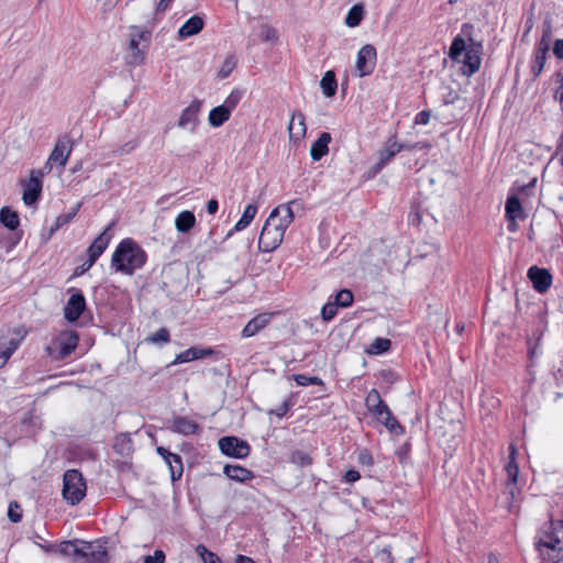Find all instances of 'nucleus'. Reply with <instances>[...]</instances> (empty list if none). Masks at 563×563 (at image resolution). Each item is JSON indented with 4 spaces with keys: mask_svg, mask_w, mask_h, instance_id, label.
<instances>
[{
    "mask_svg": "<svg viewBox=\"0 0 563 563\" xmlns=\"http://www.w3.org/2000/svg\"><path fill=\"white\" fill-rule=\"evenodd\" d=\"M358 462L365 465H373L374 460L367 451H362L358 454Z\"/></svg>",
    "mask_w": 563,
    "mask_h": 563,
    "instance_id": "58",
    "label": "nucleus"
},
{
    "mask_svg": "<svg viewBox=\"0 0 563 563\" xmlns=\"http://www.w3.org/2000/svg\"><path fill=\"white\" fill-rule=\"evenodd\" d=\"M78 208H79V206L77 208H75L71 212L58 216L56 218L54 225L51 228V233H54L55 231L60 229L63 225L69 223L77 214Z\"/></svg>",
    "mask_w": 563,
    "mask_h": 563,
    "instance_id": "43",
    "label": "nucleus"
},
{
    "mask_svg": "<svg viewBox=\"0 0 563 563\" xmlns=\"http://www.w3.org/2000/svg\"><path fill=\"white\" fill-rule=\"evenodd\" d=\"M360 478V473L355 470H349L345 475H344V479L345 482L347 483H354L356 482L357 479Z\"/></svg>",
    "mask_w": 563,
    "mask_h": 563,
    "instance_id": "60",
    "label": "nucleus"
},
{
    "mask_svg": "<svg viewBox=\"0 0 563 563\" xmlns=\"http://www.w3.org/2000/svg\"><path fill=\"white\" fill-rule=\"evenodd\" d=\"M0 222L9 230L15 231L20 225V217L16 211L9 207H2L0 209Z\"/></svg>",
    "mask_w": 563,
    "mask_h": 563,
    "instance_id": "31",
    "label": "nucleus"
},
{
    "mask_svg": "<svg viewBox=\"0 0 563 563\" xmlns=\"http://www.w3.org/2000/svg\"><path fill=\"white\" fill-rule=\"evenodd\" d=\"M218 445L224 455L235 459H244L251 452L249 443L236 437H223L219 440Z\"/></svg>",
    "mask_w": 563,
    "mask_h": 563,
    "instance_id": "7",
    "label": "nucleus"
},
{
    "mask_svg": "<svg viewBox=\"0 0 563 563\" xmlns=\"http://www.w3.org/2000/svg\"><path fill=\"white\" fill-rule=\"evenodd\" d=\"M130 439L126 435H119L115 438L114 449L123 454L125 450L130 449Z\"/></svg>",
    "mask_w": 563,
    "mask_h": 563,
    "instance_id": "52",
    "label": "nucleus"
},
{
    "mask_svg": "<svg viewBox=\"0 0 563 563\" xmlns=\"http://www.w3.org/2000/svg\"><path fill=\"white\" fill-rule=\"evenodd\" d=\"M82 542L81 540H66L57 544V552L63 556L73 558L76 561H79V556H81L82 551Z\"/></svg>",
    "mask_w": 563,
    "mask_h": 563,
    "instance_id": "24",
    "label": "nucleus"
},
{
    "mask_svg": "<svg viewBox=\"0 0 563 563\" xmlns=\"http://www.w3.org/2000/svg\"><path fill=\"white\" fill-rule=\"evenodd\" d=\"M288 411V405L287 402H283L276 410L271 411V413L276 415L277 417L282 418L286 415Z\"/></svg>",
    "mask_w": 563,
    "mask_h": 563,
    "instance_id": "61",
    "label": "nucleus"
},
{
    "mask_svg": "<svg viewBox=\"0 0 563 563\" xmlns=\"http://www.w3.org/2000/svg\"><path fill=\"white\" fill-rule=\"evenodd\" d=\"M48 175L44 173V169H32L30 170V175L27 179L21 180V185L23 187V196L22 200L26 206L34 205L42 192L43 187V178Z\"/></svg>",
    "mask_w": 563,
    "mask_h": 563,
    "instance_id": "6",
    "label": "nucleus"
},
{
    "mask_svg": "<svg viewBox=\"0 0 563 563\" xmlns=\"http://www.w3.org/2000/svg\"><path fill=\"white\" fill-rule=\"evenodd\" d=\"M165 553L162 550H155L153 555H147L144 559V563H164Z\"/></svg>",
    "mask_w": 563,
    "mask_h": 563,
    "instance_id": "55",
    "label": "nucleus"
},
{
    "mask_svg": "<svg viewBox=\"0 0 563 563\" xmlns=\"http://www.w3.org/2000/svg\"><path fill=\"white\" fill-rule=\"evenodd\" d=\"M166 463L169 466L172 479H179L183 475V461L180 455L173 453L170 460Z\"/></svg>",
    "mask_w": 563,
    "mask_h": 563,
    "instance_id": "36",
    "label": "nucleus"
},
{
    "mask_svg": "<svg viewBox=\"0 0 563 563\" xmlns=\"http://www.w3.org/2000/svg\"><path fill=\"white\" fill-rule=\"evenodd\" d=\"M234 563H255V561L253 559L249 558V556L239 554L235 558V562Z\"/></svg>",
    "mask_w": 563,
    "mask_h": 563,
    "instance_id": "64",
    "label": "nucleus"
},
{
    "mask_svg": "<svg viewBox=\"0 0 563 563\" xmlns=\"http://www.w3.org/2000/svg\"><path fill=\"white\" fill-rule=\"evenodd\" d=\"M172 430L183 435L196 434L200 431L197 422L186 417H175L172 423Z\"/></svg>",
    "mask_w": 563,
    "mask_h": 563,
    "instance_id": "22",
    "label": "nucleus"
},
{
    "mask_svg": "<svg viewBox=\"0 0 563 563\" xmlns=\"http://www.w3.org/2000/svg\"><path fill=\"white\" fill-rule=\"evenodd\" d=\"M231 117V111L223 104L218 106L209 112V124L213 128H219L224 124Z\"/></svg>",
    "mask_w": 563,
    "mask_h": 563,
    "instance_id": "29",
    "label": "nucleus"
},
{
    "mask_svg": "<svg viewBox=\"0 0 563 563\" xmlns=\"http://www.w3.org/2000/svg\"><path fill=\"white\" fill-rule=\"evenodd\" d=\"M506 217L508 220H517L523 217L521 202L517 196L508 197L506 201Z\"/></svg>",
    "mask_w": 563,
    "mask_h": 563,
    "instance_id": "33",
    "label": "nucleus"
},
{
    "mask_svg": "<svg viewBox=\"0 0 563 563\" xmlns=\"http://www.w3.org/2000/svg\"><path fill=\"white\" fill-rule=\"evenodd\" d=\"M210 354H212V350H210V349L190 347V349L179 353L176 356L174 364L203 358Z\"/></svg>",
    "mask_w": 563,
    "mask_h": 563,
    "instance_id": "28",
    "label": "nucleus"
},
{
    "mask_svg": "<svg viewBox=\"0 0 563 563\" xmlns=\"http://www.w3.org/2000/svg\"><path fill=\"white\" fill-rule=\"evenodd\" d=\"M294 379L299 386H308L310 384H318L321 382L318 377H309L303 374L294 375Z\"/></svg>",
    "mask_w": 563,
    "mask_h": 563,
    "instance_id": "53",
    "label": "nucleus"
},
{
    "mask_svg": "<svg viewBox=\"0 0 563 563\" xmlns=\"http://www.w3.org/2000/svg\"><path fill=\"white\" fill-rule=\"evenodd\" d=\"M257 213V206L250 203L245 207L241 219L235 223L234 231H242L253 221Z\"/></svg>",
    "mask_w": 563,
    "mask_h": 563,
    "instance_id": "34",
    "label": "nucleus"
},
{
    "mask_svg": "<svg viewBox=\"0 0 563 563\" xmlns=\"http://www.w3.org/2000/svg\"><path fill=\"white\" fill-rule=\"evenodd\" d=\"M332 141V136L328 132H322L320 136L312 143L310 147V156L312 161L318 162L329 152V144Z\"/></svg>",
    "mask_w": 563,
    "mask_h": 563,
    "instance_id": "21",
    "label": "nucleus"
},
{
    "mask_svg": "<svg viewBox=\"0 0 563 563\" xmlns=\"http://www.w3.org/2000/svg\"><path fill=\"white\" fill-rule=\"evenodd\" d=\"M74 142L69 136L63 135L58 137L46 163L42 167V169H44V173L49 174L54 165H58L59 167L64 168L71 154Z\"/></svg>",
    "mask_w": 563,
    "mask_h": 563,
    "instance_id": "5",
    "label": "nucleus"
},
{
    "mask_svg": "<svg viewBox=\"0 0 563 563\" xmlns=\"http://www.w3.org/2000/svg\"><path fill=\"white\" fill-rule=\"evenodd\" d=\"M307 126L306 119L301 111L296 110L291 114L290 122L288 124V133L290 141L298 142L306 135Z\"/></svg>",
    "mask_w": 563,
    "mask_h": 563,
    "instance_id": "16",
    "label": "nucleus"
},
{
    "mask_svg": "<svg viewBox=\"0 0 563 563\" xmlns=\"http://www.w3.org/2000/svg\"><path fill=\"white\" fill-rule=\"evenodd\" d=\"M390 340L384 338H376L369 345L367 352L369 354H380L390 349Z\"/></svg>",
    "mask_w": 563,
    "mask_h": 563,
    "instance_id": "37",
    "label": "nucleus"
},
{
    "mask_svg": "<svg viewBox=\"0 0 563 563\" xmlns=\"http://www.w3.org/2000/svg\"><path fill=\"white\" fill-rule=\"evenodd\" d=\"M338 311V306L335 302H328L325 303L321 309V317L323 321H330L332 320Z\"/></svg>",
    "mask_w": 563,
    "mask_h": 563,
    "instance_id": "49",
    "label": "nucleus"
},
{
    "mask_svg": "<svg viewBox=\"0 0 563 563\" xmlns=\"http://www.w3.org/2000/svg\"><path fill=\"white\" fill-rule=\"evenodd\" d=\"M156 452L164 459L165 462L170 460V456L173 454L172 452H169L167 449H165L163 446H157Z\"/></svg>",
    "mask_w": 563,
    "mask_h": 563,
    "instance_id": "63",
    "label": "nucleus"
},
{
    "mask_svg": "<svg viewBox=\"0 0 563 563\" xmlns=\"http://www.w3.org/2000/svg\"><path fill=\"white\" fill-rule=\"evenodd\" d=\"M197 223L194 212L181 211L175 219V228L179 233H188Z\"/></svg>",
    "mask_w": 563,
    "mask_h": 563,
    "instance_id": "27",
    "label": "nucleus"
},
{
    "mask_svg": "<svg viewBox=\"0 0 563 563\" xmlns=\"http://www.w3.org/2000/svg\"><path fill=\"white\" fill-rule=\"evenodd\" d=\"M112 227V224H110L102 233H100L96 239L95 241L92 242V244L88 247V257H89V264H95L96 261L98 260V257L104 252V250L107 249L108 244H109V241H110V236L107 235V231Z\"/></svg>",
    "mask_w": 563,
    "mask_h": 563,
    "instance_id": "19",
    "label": "nucleus"
},
{
    "mask_svg": "<svg viewBox=\"0 0 563 563\" xmlns=\"http://www.w3.org/2000/svg\"><path fill=\"white\" fill-rule=\"evenodd\" d=\"M63 497L70 505L79 504L86 496V482L77 470H68L64 474Z\"/></svg>",
    "mask_w": 563,
    "mask_h": 563,
    "instance_id": "4",
    "label": "nucleus"
},
{
    "mask_svg": "<svg viewBox=\"0 0 563 563\" xmlns=\"http://www.w3.org/2000/svg\"><path fill=\"white\" fill-rule=\"evenodd\" d=\"M78 334L65 330L55 335L45 347L46 354L54 361H62L69 356L78 345Z\"/></svg>",
    "mask_w": 563,
    "mask_h": 563,
    "instance_id": "3",
    "label": "nucleus"
},
{
    "mask_svg": "<svg viewBox=\"0 0 563 563\" xmlns=\"http://www.w3.org/2000/svg\"><path fill=\"white\" fill-rule=\"evenodd\" d=\"M8 517L12 522H19L22 519V509L16 501L10 503Z\"/></svg>",
    "mask_w": 563,
    "mask_h": 563,
    "instance_id": "50",
    "label": "nucleus"
},
{
    "mask_svg": "<svg viewBox=\"0 0 563 563\" xmlns=\"http://www.w3.org/2000/svg\"><path fill=\"white\" fill-rule=\"evenodd\" d=\"M218 208H219V205H218V201L216 199H211V200L208 201V203H207V211L210 214H214L218 211Z\"/></svg>",
    "mask_w": 563,
    "mask_h": 563,
    "instance_id": "62",
    "label": "nucleus"
},
{
    "mask_svg": "<svg viewBox=\"0 0 563 563\" xmlns=\"http://www.w3.org/2000/svg\"><path fill=\"white\" fill-rule=\"evenodd\" d=\"M19 341L15 339L8 340L4 336H0V368H2L8 360L11 357L13 352L18 349Z\"/></svg>",
    "mask_w": 563,
    "mask_h": 563,
    "instance_id": "30",
    "label": "nucleus"
},
{
    "mask_svg": "<svg viewBox=\"0 0 563 563\" xmlns=\"http://www.w3.org/2000/svg\"><path fill=\"white\" fill-rule=\"evenodd\" d=\"M146 253L132 239H125L120 242L112 254L111 265L117 272L125 275H133L136 269L144 266Z\"/></svg>",
    "mask_w": 563,
    "mask_h": 563,
    "instance_id": "2",
    "label": "nucleus"
},
{
    "mask_svg": "<svg viewBox=\"0 0 563 563\" xmlns=\"http://www.w3.org/2000/svg\"><path fill=\"white\" fill-rule=\"evenodd\" d=\"M243 97V90L241 89H234L231 91V93L224 100L223 106L228 108L231 112L235 107L239 104Z\"/></svg>",
    "mask_w": 563,
    "mask_h": 563,
    "instance_id": "45",
    "label": "nucleus"
},
{
    "mask_svg": "<svg viewBox=\"0 0 563 563\" xmlns=\"http://www.w3.org/2000/svg\"><path fill=\"white\" fill-rule=\"evenodd\" d=\"M536 541H544V543H556L563 542V521H549L539 531L536 537Z\"/></svg>",
    "mask_w": 563,
    "mask_h": 563,
    "instance_id": "10",
    "label": "nucleus"
},
{
    "mask_svg": "<svg viewBox=\"0 0 563 563\" xmlns=\"http://www.w3.org/2000/svg\"><path fill=\"white\" fill-rule=\"evenodd\" d=\"M295 203L296 200H292L287 205L276 207L271 212L260 233L258 249L262 252H272L280 245L286 229L294 221L291 205Z\"/></svg>",
    "mask_w": 563,
    "mask_h": 563,
    "instance_id": "1",
    "label": "nucleus"
},
{
    "mask_svg": "<svg viewBox=\"0 0 563 563\" xmlns=\"http://www.w3.org/2000/svg\"><path fill=\"white\" fill-rule=\"evenodd\" d=\"M431 118V112L429 110H423L419 112L415 119L416 124H428Z\"/></svg>",
    "mask_w": 563,
    "mask_h": 563,
    "instance_id": "56",
    "label": "nucleus"
},
{
    "mask_svg": "<svg viewBox=\"0 0 563 563\" xmlns=\"http://www.w3.org/2000/svg\"><path fill=\"white\" fill-rule=\"evenodd\" d=\"M376 58L377 53L376 48L373 45L366 44L363 47H361V49L357 53L355 64V69L360 77L368 76L374 71Z\"/></svg>",
    "mask_w": 563,
    "mask_h": 563,
    "instance_id": "8",
    "label": "nucleus"
},
{
    "mask_svg": "<svg viewBox=\"0 0 563 563\" xmlns=\"http://www.w3.org/2000/svg\"><path fill=\"white\" fill-rule=\"evenodd\" d=\"M205 22L199 15H194L188 19L183 26L178 30L180 38H187L198 34L203 29Z\"/></svg>",
    "mask_w": 563,
    "mask_h": 563,
    "instance_id": "25",
    "label": "nucleus"
},
{
    "mask_svg": "<svg viewBox=\"0 0 563 563\" xmlns=\"http://www.w3.org/2000/svg\"><path fill=\"white\" fill-rule=\"evenodd\" d=\"M553 54L559 58L563 59V40H556L553 46Z\"/></svg>",
    "mask_w": 563,
    "mask_h": 563,
    "instance_id": "59",
    "label": "nucleus"
},
{
    "mask_svg": "<svg viewBox=\"0 0 563 563\" xmlns=\"http://www.w3.org/2000/svg\"><path fill=\"white\" fill-rule=\"evenodd\" d=\"M363 16H364L363 5L355 4L349 10L347 15L345 18V24L349 27H355V26L360 25L361 21L363 20Z\"/></svg>",
    "mask_w": 563,
    "mask_h": 563,
    "instance_id": "35",
    "label": "nucleus"
},
{
    "mask_svg": "<svg viewBox=\"0 0 563 563\" xmlns=\"http://www.w3.org/2000/svg\"><path fill=\"white\" fill-rule=\"evenodd\" d=\"M320 87L322 89V92L325 97H333L336 92L338 82L335 78V74L333 70H328L323 75Z\"/></svg>",
    "mask_w": 563,
    "mask_h": 563,
    "instance_id": "32",
    "label": "nucleus"
},
{
    "mask_svg": "<svg viewBox=\"0 0 563 563\" xmlns=\"http://www.w3.org/2000/svg\"><path fill=\"white\" fill-rule=\"evenodd\" d=\"M365 405H366L367 410L375 408V407H379V405H380V408H385V402L380 398V395L376 389H371L368 391V394L365 398Z\"/></svg>",
    "mask_w": 563,
    "mask_h": 563,
    "instance_id": "40",
    "label": "nucleus"
},
{
    "mask_svg": "<svg viewBox=\"0 0 563 563\" xmlns=\"http://www.w3.org/2000/svg\"><path fill=\"white\" fill-rule=\"evenodd\" d=\"M146 40V32L133 27L130 34L128 60L132 65H140L144 60V49L140 48V42Z\"/></svg>",
    "mask_w": 563,
    "mask_h": 563,
    "instance_id": "13",
    "label": "nucleus"
},
{
    "mask_svg": "<svg viewBox=\"0 0 563 563\" xmlns=\"http://www.w3.org/2000/svg\"><path fill=\"white\" fill-rule=\"evenodd\" d=\"M464 51H465L464 38L461 36H456L450 46L449 56L451 59L457 60Z\"/></svg>",
    "mask_w": 563,
    "mask_h": 563,
    "instance_id": "38",
    "label": "nucleus"
},
{
    "mask_svg": "<svg viewBox=\"0 0 563 563\" xmlns=\"http://www.w3.org/2000/svg\"><path fill=\"white\" fill-rule=\"evenodd\" d=\"M85 308L86 299L84 295L81 291H76L69 297L64 308V316L69 322L77 321Z\"/></svg>",
    "mask_w": 563,
    "mask_h": 563,
    "instance_id": "14",
    "label": "nucleus"
},
{
    "mask_svg": "<svg viewBox=\"0 0 563 563\" xmlns=\"http://www.w3.org/2000/svg\"><path fill=\"white\" fill-rule=\"evenodd\" d=\"M235 66H236V59L233 56H228L223 60L219 71H218V76L220 78H227L233 71Z\"/></svg>",
    "mask_w": 563,
    "mask_h": 563,
    "instance_id": "44",
    "label": "nucleus"
},
{
    "mask_svg": "<svg viewBox=\"0 0 563 563\" xmlns=\"http://www.w3.org/2000/svg\"><path fill=\"white\" fill-rule=\"evenodd\" d=\"M527 276L532 283L534 290L540 294L547 292L552 285V275L547 268L531 266L528 269Z\"/></svg>",
    "mask_w": 563,
    "mask_h": 563,
    "instance_id": "12",
    "label": "nucleus"
},
{
    "mask_svg": "<svg viewBox=\"0 0 563 563\" xmlns=\"http://www.w3.org/2000/svg\"><path fill=\"white\" fill-rule=\"evenodd\" d=\"M547 59V54L536 52L534 60L531 67V71L534 78H537L543 70Z\"/></svg>",
    "mask_w": 563,
    "mask_h": 563,
    "instance_id": "46",
    "label": "nucleus"
},
{
    "mask_svg": "<svg viewBox=\"0 0 563 563\" xmlns=\"http://www.w3.org/2000/svg\"><path fill=\"white\" fill-rule=\"evenodd\" d=\"M223 473L232 481L245 483L254 478L252 471L244 468L240 465H225Z\"/></svg>",
    "mask_w": 563,
    "mask_h": 563,
    "instance_id": "26",
    "label": "nucleus"
},
{
    "mask_svg": "<svg viewBox=\"0 0 563 563\" xmlns=\"http://www.w3.org/2000/svg\"><path fill=\"white\" fill-rule=\"evenodd\" d=\"M338 307L346 308L350 307L353 302V294L349 289H342L335 295V300Z\"/></svg>",
    "mask_w": 563,
    "mask_h": 563,
    "instance_id": "42",
    "label": "nucleus"
},
{
    "mask_svg": "<svg viewBox=\"0 0 563 563\" xmlns=\"http://www.w3.org/2000/svg\"><path fill=\"white\" fill-rule=\"evenodd\" d=\"M137 144L136 142H133V141H130L125 144H123L119 150H118V154L119 155H126V154H130L131 152H133L135 148H136Z\"/></svg>",
    "mask_w": 563,
    "mask_h": 563,
    "instance_id": "57",
    "label": "nucleus"
},
{
    "mask_svg": "<svg viewBox=\"0 0 563 563\" xmlns=\"http://www.w3.org/2000/svg\"><path fill=\"white\" fill-rule=\"evenodd\" d=\"M169 331L166 328H161L158 331L148 336L147 341L154 344H161L169 342Z\"/></svg>",
    "mask_w": 563,
    "mask_h": 563,
    "instance_id": "48",
    "label": "nucleus"
},
{
    "mask_svg": "<svg viewBox=\"0 0 563 563\" xmlns=\"http://www.w3.org/2000/svg\"><path fill=\"white\" fill-rule=\"evenodd\" d=\"M549 37H550V32L549 31H545L543 32V35L541 37V40L539 41L538 43V47H537V51L538 53H542V54H547L548 51H549Z\"/></svg>",
    "mask_w": 563,
    "mask_h": 563,
    "instance_id": "54",
    "label": "nucleus"
},
{
    "mask_svg": "<svg viewBox=\"0 0 563 563\" xmlns=\"http://www.w3.org/2000/svg\"><path fill=\"white\" fill-rule=\"evenodd\" d=\"M516 454H517V449L514 444H510L509 446V461L506 465V472H507V488L509 489V494L511 495V497H514V488L517 484V478H518V474H519V467H518V464L516 463Z\"/></svg>",
    "mask_w": 563,
    "mask_h": 563,
    "instance_id": "18",
    "label": "nucleus"
},
{
    "mask_svg": "<svg viewBox=\"0 0 563 563\" xmlns=\"http://www.w3.org/2000/svg\"><path fill=\"white\" fill-rule=\"evenodd\" d=\"M261 37L265 42H271V41H276L278 38V34L274 27H272L267 24H263L261 26Z\"/></svg>",
    "mask_w": 563,
    "mask_h": 563,
    "instance_id": "51",
    "label": "nucleus"
},
{
    "mask_svg": "<svg viewBox=\"0 0 563 563\" xmlns=\"http://www.w3.org/2000/svg\"><path fill=\"white\" fill-rule=\"evenodd\" d=\"M273 313H260L255 316L242 330L243 338H251L263 330L271 321Z\"/></svg>",
    "mask_w": 563,
    "mask_h": 563,
    "instance_id": "20",
    "label": "nucleus"
},
{
    "mask_svg": "<svg viewBox=\"0 0 563 563\" xmlns=\"http://www.w3.org/2000/svg\"><path fill=\"white\" fill-rule=\"evenodd\" d=\"M81 563H107L109 555L106 547L100 542H82Z\"/></svg>",
    "mask_w": 563,
    "mask_h": 563,
    "instance_id": "9",
    "label": "nucleus"
},
{
    "mask_svg": "<svg viewBox=\"0 0 563 563\" xmlns=\"http://www.w3.org/2000/svg\"><path fill=\"white\" fill-rule=\"evenodd\" d=\"M536 549L542 563H558L563 559V542L556 544L536 541Z\"/></svg>",
    "mask_w": 563,
    "mask_h": 563,
    "instance_id": "11",
    "label": "nucleus"
},
{
    "mask_svg": "<svg viewBox=\"0 0 563 563\" xmlns=\"http://www.w3.org/2000/svg\"><path fill=\"white\" fill-rule=\"evenodd\" d=\"M290 461L300 467L312 464V457L308 453L299 450L291 453Z\"/></svg>",
    "mask_w": 563,
    "mask_h": 563,
    "instance_id": "41",
    "label": "nucleus"
},
{
    "mask_svg": "<svg viewBox=\"0 0 563 563\" xmlns=\"http://www.w3.org/2000/svg\"><path fill=\"white\" fill-rule=\"evenodd\" d=\"M415 146H408L405 144H398L396 141H393L391 139L388 140L385 147L379 152V158L378 162L375 165V172H379L386 164L400 151L402 150H411L415 148Z\"/></svg>",
    "mask_w": 563,
    "mask_h": 563,
    "instance_id": "15",
    "label": "nucleus"
},
{
    "mask_svg": "<svg viewBox=\"0 0 563 563\" xmlns=\"http://www.w3.org/2000/svg\"><path fill=\"white\" fill-rule=\"evenodd\" d=\"M200 106L201 102L195 100L187 108H185L178 120V126L187 128L189 125H192L194 128L198 121V112L200 110Z\"/></svg>",
    "mask_w": 563,
    "mask_h": 563,
    "instance_id": "23",
    "label": "nucleus"
},
{
    "mask_svg": "<svg viewBox=\"0 0 563 563\" xmlns=\"http://www.w3.org/2000/svg\"><path fill=\"white\" fill-rule=\"evenodd\" d=\"M196 553L201 558L203 563H221L220 558L216 553L209 551L203 544H198L196 547Z\"/></svg>",
    "mask_w": 563,
    "mask_h": 563,
    "instance_id": "39",
    "label": "nucleus"
},
{
    "mask_svg": "<svg viewBox=\"0 0 563 563\" xmlns=\"http://www.w3.org/2000/svg\"><path fill=\"white\" fill-rule=\"evenodd\" d=\"M372 415L376 417V419L384 423V426L389 429L391 432L399 433L402 432L401 426L398 421L391 416V412L387 405L385 404V408L375 407L368 410Z\"/></svg>",
    "mask_w": 563,
    "mask_h": 563,
    "instance_id": "17",
    "label": "nucleus"
},
{
    "mask_svg": "<svg viewBox=\"0 0 563 563\" xmlns=\"http://www.w3.org/2000/svg\"><path fill=\"white\" fill-rule=\"evenodd\" d=\"M464 64L470 68L468 74L472 75L479 69L481 59L478 56L472 54V52H466L464 57Z\"/></svg>",
    "mask_w": 563,
    "mask_h": 563,
    "instance_id": "47",
    "label": "nucleus"
}]
</instances>
